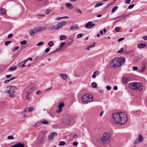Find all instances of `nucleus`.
Returning a JSON list of instances; mask_svg holds the SVG:
<instances>
[{"label":"nucleus","mask_w":147,"mask_h":147,"mask_svg":"<svg viewBox=\"0 0 147 147\" xmlns=\"http://www.w3.org/2000/svg\"><path fill=\"white\" fill-rule=\"evenodd\" d=\"M106 89L108 90H110L111 89V86H109V85L107 86L106 87Z\"/></svg>","instance_id":"nucleus-52"},{"label":"nucleus","mask_w":147,"mask_h":147,"mask_svg":"<svg viewBox=\"0 0 147 147\" xmlns=\"http://www.w3.org/2000/svg\"><path fill=\"white\" fill-rule=\"evenodd\" d=\"M60 76L62 79L64 80H67L69 77V76L66 74L63 73L61 74Z\"/></svg>","instance_id":"nucleus-16"},{"label":"nucleus","mask_w":147,"mask_h":147,"mask_svg":"<svg viewBox=\"0 0 147 147\" xmlns=\"http://www.w3.org/2000/svg\"><path fill=\"white\" fill-rule=\"evenodd\" d=\"M74 40V39L72 38H70L68 41V44H69V45H70L71 43H72Z\"/></svg>","instance_id":"nucleus-33"},{"label":"nucleus","mask_w":147,"mask_h":147,"mask_svg":"<svg viewBox=\"0 0 147 147\" xmlns=\"http://www.w3.org/2000/svg\"><path fill=\"white\" fill-rule=\"evenodd\" d=\"M133 69L134 71H136L138 70V67H134L133 68Z\"/></svg>","instance_id":"nucleus-57"},{"label":"nucleus","mask_w":147,"mask_h":147,"mask_svg":"<svg viewBox=\"0 0 147 147\" xmlns=\"http://www.w3.org/2000/svg\"><path fill=\"white\" fill-rule=\"evenodd\" d=\"M38 16H39L40 17H44L45 16V15L44 14H40L38 15Z\"/></svg>","instance_id":"nucleus-63"},{"label":"nucleus","mask_w":147,"mask_h":147,"mask_svg":"<svg viewBox=\"0 0 147 147\" xmlns=\"http://www.w3.org/2000/svg\"><path fill=\"white\" fill-rule=\"evenodd\" d=\"M6 13V10L4 9H2L0 10V13L1 14L5 15Z\"/></svg>","instance_id":"nucleus-28"},{"label":"nucleus","mask_w":147,"mask_h":147,"mask_svg":"<svg viewBox=\"0 0 147 147\" xmlns=\"http://www.w3.org/2000/svg\"><path fill=\"white\" fill-rule=\"evenodd\" d=\"M78 144V143L77 142H74L73 143V145L74 146H77Z\"/></svg>","instance_id":"nucleus-53"},{"label":"nucleus","mask_w":147,"mask_h":147,"mask_svg":"<svg viewBox=\"0 0 147 147\" xmlns=\"http://www.w3.org/2000/svg\"><path fill=\"white\" fill-rule=\"evenodd\" d=\"M146 46V44L144 43H140L138 45V47L140 49H143Z\"/></svg>","instance_id":"nucleus-18"},{"label":"nucleus","mask_w":147,"mask_h":147,"mask_svg":"<svg viewBox=\"0 0 147 147\" xmlns=\"http://www.w3.org/2000/svg\"><path fill=\"white\" fill-rule=\"evenodd\" d=\"M65 44V42H62L61 43L59 47L60 48H62Z\"/></svg>","instance_id":"nucleus-41"},{"label":"nucleus","mask_w":147,"mask_h":147,"mask_svg":"<svg viewBox=\"0 0 147 147\" xmlns=\"http://www.w3.org/2000/svg\"><path fill=\"white\" fill-rule=\"evenodd\" d=\"M50 11H51V10L50 9H48L46 11L45 13L47 14H48L50 13Z\"/></svg>","instance_id":"nucleus-51"},{"label":"nucleus","mask_w":147,"mask_h":147,"mask_svg":"<svg viewBox=\"0 0 147 147\" xmlns=\"http://www.w3.org/2000/svg\"><path fill=\"white\" fill-rule=\"evenodd\" d=\"M128 16V14H127V15H123L122 16H120V17H121L120 18H121V19L116 20L115 21V22H118L119 21V20H122L123 19H125L126 17V16Z\"/></svg>","instance_id":"nucleus-24"},{"label":"nucleus","mask_w":147,"mask_h":147,"mask_svg":"<svg viewBox=\"0 0 147 147\" xmlns=\"http://www.w3.org/2000/svg\"><path fill=\"white\" fill-rule=\"evenodd\" d=\"M46 136L45 135L42 136L38 140V142L40 143H43L46 140Z\"/></svg>","instance_id":"nucleus-13"},{"label":"nucleus","mask_w":147,"mask_h":147,"mask_svg":"<svg viewBox=\"0 0 147 147\" xmlns=\"http://www.w3.org/2000/svg\"><path fill=\"white\" fill-rule=\"evenodd\" d=\"M7 138L9 140H13L14 138L12 136H8Z\"/></svg>","instance_id":"nucleus-43"},{"label":"nucleus","mask_w":147,"mask_h":147,"mask_svg":"<svg viewBox=\"0 0 147 147\" xmlns=\"http://www.w3.org/2000/svg\"><path fill=\"white\" fill-rule=\"evenodd\" d=\"M73 120L71 116L67 115L61 119V123L63 124L68 125L73 123Z\"/></svg>","instance_id":"nucleus-4"},{"label":"nucleus","mask_w":147,"mask_h":147,"mask_svg":"<svg viewBox=\"0 0 147 147\" xmlns=\"http://www.w3.org/2000/svg\"><path fill=\"white\" fill-rule=\"evenodd\" d=\"M136 90H138L140 91H142L143 88V86L142 84L140 82H136Z\"/></svg>","instance_id":"nucleus-7"},{"label":"nucleus","mask_w":147,"mask_h":147,"mask_svg":"<svg viewBox=\"0 0 147 147\" xmlns=\"http://www.w3.org/2000/svg\"><path fill=\"white\" fill-rule=\"evenodd\" d=\"M41 93V92L40 90H38L36 92V93L37 94H40Z\"/></svg>","instance_id":"nucleus-62"},{"label":"nucleus","mask_w":147,"mask_h":147,"mask_svg":"<svg viewBox=\"0 0 147 147\" xmlns=\"http://www.w3.org/2000/svg\"><path fill=\"white\" fill-rule=\"evenodd\" d=\"M122 80L124 82L127 83L130 81V80L129 78L125 77H124L122 78Z\"/></svg>","instance_id":"nucleus-19"},{"label":"nucleus","mask_w":147,"mask_h":147,"mask_svg":"<svg viewBox=\"0 0 147 147\" xmlns=\"http://www.w3.org/2000/svg\"><path fill=\"white\" fill-rule=\"evenodd\" d=\"M13 35L12 34H9L7 36V38H10L13 37Z\"/></svg>","instance_id":"nucleus-46"},{"label":"nucleus","mask_w":147,"mask_h":147,"mask_svg":"<svg viewBox=\"0 0 147 147\" xmlns=\"http://www.w3.org/2000/svg\"><path fill=\"white\" fill-rule=\"evenodd\" d=\"M64 106V104L63 103H60L58 106L59 107L58 110H56V112L58 113H60L62 111V109L63 107Z\"/></svg>","instance_id":"nucleus-8"},{"label":"nucleus","mask_w":147,"mask_h":147,"mask_svg":"<svg viewBox=\"0 0 147 147\" xmlns=\"http://www.w3.org/2000/svg\"><path fill=\"white\" fill-rule=\"evenodd\" d=\"M124 40V38H119L118 40V41L119 42H120L123 40Z\"/></svg>","instance_id":"nucleus-58"},{"label":"nucleus","mask_w":147,"mask_h":147,"mask_svg":"<svg viewBox=\"0 0 147 147\" xmlns=\"http://www.w3.org/2000/svg\"><path fill=\"white\" fill-rule=\"evenodd\" d=\"M125 61V59L121 57L118 58H115L110 62V67L113 69L117 68L121 66Z\"/></svg>","instance_id":"nucleus-2"},{"label":"nucleus","mask_w":147,"mask_h":147,"mask_svg":"<svg viewBox=\"0 0 147 147\" xmlns=\"http://www.w3.org/2000/svg\"><path fill=\"white\" fill-rule=\"evenodd\" d=\"M25 66V65H24L22 62H20L18 65V67H24Z\"/></svg>","instance_id":"nucleus-30"},{"label":"nucleus","mask_w":147,"mask_h":147,"mask_svg":"<svg viewBox=\"0 0 147 147\" xmlns=\"http://www.w3.org/2000/svg\"><path fill=\"white\" fill-rule=\"evenodd\" d=\"M117 9V6H115L114 7H113V8L111 12L113 13H114L116 9Z\"/></svg>","instance_id":"nucleus-39"},{"label":"nucleus","mask_w":147,"mask_h":147,"mask_svg":"<svg viewBox=\"0 0 147 147\" xmlns=\"http://www.w3.org/2000/svg\"><path fill=\"white\" fill-rule=\"evenodd\" d=\"M65 5L69 9H72L73 8V7L72 5L69 3H66Z\"/></svg>","instance_id":"nucleus-21"},{"label":"nucleus","mask_w":147,"mask_h":147,"mask_svg":"<svg viewBox=\"0 0 147 147\" xmlns=\"http://www.w3.org/2000/svg\"><path fill=\"white\" fill-rule=\"evenodd\" d=\"M111 138V136L109 134L105 133L101 138H99L98 140H100L101 143L107 144L110 142Z\"/></svg>","instance_id":"nucleus-3"},{"label":"nucleus","mask_w":147,"mask_h":147,"mask_svg":"<svg viewBox=\"0 0 147 147\" xmlns=\"http://www.w3.org/2000/svg\"><path fill=\"white\" fill-rule=\"evenodd\" d=\"M19 47L18 46H16L14 49H13V51H17L19 49Z\"/></svg>","instance_id":"nucleus-54"},{"label":"nucleus","mask_w":147,"mask_h":147,"mask_svg":"<svg viewBox=\"0 0 147 147\" xmlns=\"http://www.w3.org/2000/svg\"><path fill=\"white\" fill-rule=\"evenodd\" d=\"M50 50V49L49 48H47L45 50V51L46 53L48 52Z\"/></svg>","instance_id":"nucleus-55"},{"label":"nucleus","mask_w":147,"mask_h":147,"mask_svg":"<svg viewBox=\"0 0 147 147\" xmlns=\"http://www.w3.org/2000/svg\"><path fill=\"white\" fill-rule=\"evenodd\" d=\"M78 26L77 25H75L71 26L70 28V29L71 30H74L78 28Z\"/></svg>","instance_id":"nucleus-17"},{"label":"nucleus","mask_w":147,"mask_h":147,"mask_svg":"<svg viewBox=\"0 0 147 147\" xmlns=\"http://www.w3.org/2000/svg\"><path fill=\"white\" fill-rule=\"evenodd\" d=\"M75 11L79 13H82V11L80 10L79 9H76L75 10Z\"/></svg>","instance_id":"nucleus-42"},{"label":"nucleus","mask_w":147,"mask_h":147,"mask_svg":"<svg viewBox=\"0 0 147 147\" xmlns=\"http://www.w3.org/2000/svg\"><path fill=\"white\" fill-rule=\"evenodd\" d=\"M36 32L37 33L45 31L46 29V28L44 27H40L36 28Z\"/></svg>","instance_id":"nucleus-11"},{"label":"nucleus","mask_w":147,"mask_h":147,"mask_svg":"<svg viewBox=\"0 0 147 147\" xmlns=\"http://www.w3.org/2000/svg\"><path fill=\"white\" fill-rule=\"evenodd\" d=\"M16 90L17 88L16 87L13 86H9L5 88L4 92L8 94L13 93L16 91Z\"/></svg>","instance_id":"nucleus-6"},{"label":"nucleus","mask_w":147,"mask_h":147,"mask_svg":"<svg viewBox=\"0 0 147 147\" xmlns=\"http://www.w3.org/2000/svg\"><path fill=\"white\" fill-rule=\"evenodd\" d=\"M49 28L51 30H57V25L56 26H50Z\"/></svg>","instance_id":"nucleus-26"},{"label":"nucleus","mask_w":147,"mask_h":147,"mask_svg":"<svg viewBox=\"0 0 147 147\" xmlns=\"http://www.w3.org/2000/svg\"><path fill=\"white\" fill-rule=\"evenodd\" d=\"M138 140L140 142H142L143 140V138L141 135H139L138 136Z\"/></svg>","instance_id":"nucleus-25"},{"label":"nucleus","mask_w":147,"mask_h":147,"mask_svg":"<svg viewBox=\"0 0 147 147\" xmlns=\"http://www.w3.org/2000/svg\"><path fill=\"white\" fill-rule=\"evenodd\" d=\"M65 144H66V143L65 142L62 141H61L59 142V146H62L64 145H65Z\"/></svg>","instance_id":"nucleus-32"},{"label":"nucleus","mask_w":147,"mask_h":147,"mask_svg":"<svg viewBox=\"0 0 147 147\" xmlns=\"http://www.w3.org/2000/svg\"><path fill=\"white\" fill-rule=\"evenodd\" d=\"M83 36V34H79L77 35V37L78 38H80L82 37Z\"/></svg>","instance_id":"nucleus-49"},{"label":"nucleus","mask_w":147,"mask_h":147,"mask_svg":"<svg viewBox=\"0 0 147 147\" xmlns=\"http://www.w3.org/2000/svg\"><path fill=\"white\" fill-rule=\"evenodd\" d=\"M9 97L11 98H14L15 97V96L14 94H13L12 93H10V94H9Z\"/></svg>","instance_id":"nucleus-34"},{"label":"nucleus","mask_w":147,"mask_h":147,"mask_svg":"<svg viewBox=\"0 0 147 147\" xmlns=\"http://www.w3.org/2000/svg\"><path fill=\"white\" fill-rule=\"evenodd\" d=\"M92 23V22L90 21L88 22L85 25V27L87 29H89L92 28L91 24Z\"/></svg>","instance_id":"nucleus-14"},{"label":"nucleus","mask_w":147,"mask_h":147,"mask_svg":"<svg viewBox=\"0 0 147 147\" xmlns=\"http://www.w3.org/2000/svg\"><path fill=\"white\" fill-rule=\"evenodd\" d=\"M93 100L92 95L89 94H87L83 95L82 97V100L84 102H91Z\"/></svg>","instance_id":"nucleus-5"},{"label":"nucleus","mask_w":147,"mask_h":147,"mask_svg":"<svg viewBox=\"0 0 147 147\" xmlns=\"http://www.w3.org/2000/svg\"><path fill=\"white\" fill-rule=\"evenodd\" d=\"M112 116V120L116 124H123L125 123L127 120V115L124 112L114 113Z\"/></svg>","instance_id":"nucleus-1"},{"label":"nucleus","mask_w":147,"mask_h":147,"mask_svg":"<svg viewBox=\"0 0 147 147\" xmlns=\"http://www.w3.org/2000/svg\"><path fill=\"white\" fill-rule=\"evenodd\" d=\"M61 19H62V17H57L55 18V20H59Z\"/></svg>","instance_id":"nucleus-61"},{"label":"nucleus","mask_w":147,"mask_h":147,"mask_svg":"<svg viewBox=\"0 0 147 147\" xmlns=\"http://www.w3.org/2000/svg\"><path fill=\"white\" fill-rule=\"evenodd\" d=\"M44 43V42L43 41L40 42L38 43L37 44V45L38 46H40L43 45Z\"/></svg>","instance_id":"nucleus-44"},{"label":"nucleus","mask_w":147,"mask_h":147,"mask_svg":"<svg viewBox=\"0 0 147 147\" xmlns=\"http://www.w3.org/2000/svg\"><path fill=\"white\" fill-rule=\"evenodd\" d=\"M124 49L123 48H121V49L120 50H119L118 51L117 53H121L122 51H123Z\"/></svg>","instance_id":"nucleus-50"},{"label":"nucleus","mask_w":147,"mask_h":147,"mask_svg":"<svg viewBox=\"0 0 147 147\" xmlns=\"http://www.w3.org/2000/svg\"><path fill=\"white\" fill-rule=\"evenodd\" d=\"M17 67L16 66H14L13 67H11L9 69V70L10 71H12L16 70L17 69Z\"/></svg>","instance_id":"nucleus-23"},{"label":"nucleus","mask_w":147,"mask_h":147,"mask_svg":"<svg viewBox=\"0 0 147 147\" xmlns=\"http://www.w3.org/2000/svg\"><path fill=\"white\" fill-rule=\"evenodd\" d=\"M36 28H35L34 29L30 30L29 31V34L31 36H33L35 35V33H37L36 32Z\"/></svg>","instance_id":"nucleus-12"},{"label":"nucleus","mask_w":147,"mask_h":147,"mask_svg":"<svg viewBox=\"0 0 147 147\" xmlns=\"http://www.w3.org/2000/svg\"><path fill=\"white\" fill-rule=\"evenodd\" d=\"M57 135V133L56 132H53L51 133L49 136V139L50 140H52L54 137L56 136Z\"/></svg>","instance_id":"nucleus-10"},{"label":"nucleus","mask_w":147,"mask_h":147,"mask_svg":"<svg viewBox=\"0 0 147 147\" xmlns=\"http://www.w3.org/2000/svg\"><path fill=\"white\" fill-rule=\"evenodd\" d=\"M27 41L26 40H24L20 42V44L21 45H26L27 43Z\"/></svg>","instance_id":"nucleus-40"},{"label":"nucleus","mask_w":147,"mask_h":147,"mask_svg":"<svg viewBox=\"0 0 147 147\" xmlns=\"http://www.w3.org/2000/svg\"><path fill=\"white\" fill-rule=\"evenodd\" d=\"M134 4L130 5L128 7V9H130L133 8L134 7Z\"/></svg>","instance_id":"nucleus-47"},{"label":"nucleus","mask_w":147,"mask_h":147,"mask_svg":"<svg viewBox=\"0 0 147 147\" xmlns=\"http://www.w3.org/2000/svg\"><path fill=\"white\" fill-rule=\"evenodd\" d=\"M91 86L93 88H96L97 86V84L95 82H93L91 84Z\"/></svg>","instance_id":"nucleus-29"},{"label":"nucleus","mask_w":147,"mask_h":147,"mask_svg":"<svg viewBox=\"0 0 147 147\" xmlns=\"http://www.w3.org/2000/svg\"><path fill=\"white\" fill-rule=\"evenodd\" d=\"M145 69V67L144 66H143L142 67V70H141V71H140L141 72H143L144 71V70Z\"/></svg>","instance_id":"nucleus-56"},{"label":"nucleus","mask_w":147,"mask_h":147,"mask_svg":"<svg viewBox=\"0 0 147 147\" xmlns=\"http://www.w3.org/2000/svg\"><path fill=\"white\" fill-rule=\"evenodd\" d=\"M119 27H116L115 29V31L117 32H118L119 31Z\"/></svg>","instance_id":"nucleus-48"},{"label":"nucleus","mask_w":147,"mask_h":147,"mask_svg":"<svg viewBox=\"0 0 147 147\" xmlns=\"http://www.w3.org/2000/svg\"><path fill=\"white\" fill-rule=\"evenodd\" d=\"M11 41H6L5 43V46H8L10 43H11Z\"/></svg>","instance_id":"nucleus-37"},{"label":"nucleus","mask_w":147,"mask_h":147,"mask_svg":"<svg viewBox=\"0 0 147 147\" xmlns=\"http://www.w3.org/2000/svg\"><path fill=\"white\" fill-rule=\"evenodd\" d=\"M40 123H42L45 124H48V122L45 120L44 119L42 121H40Z\"/></svg>","instance_id":"nucleus-31"},{"label":"nucleus","mask_w":147,"mask_h":147,"mask_svg":"<svg viewBox=\"0 0 147 147\" xmlns=\"http://www.w3.org/2000/svg\"><path fill=\"white\" fill-rule=\"evenodd\" d=\"M143 39L145 40H147V36H143Z\"/></svg>","instance_id":"nucleus-64"},{"label":"nucleus","mask_w":147,"mask_h":147,"mask_svg":"<svg viewBox=\"0 0 147 147\" xmlns=\"http://www.w3.org/2000/svg\"><path fill=\"white\" fill-rule=\"evenodd\" d=\"M61 25V27H62L63 26H64V25H66L67 24V22H62L61 23H60Z\"/></svg>","instance_id":"nucleus-35"},{"label":"nucleus","mask_w":147,"mask_h":147,"mask_svg":"<svg viewBox=\"0 0 147 147\" xmlns=\"http://www.w3.org/2000/svg\"><path fill=\"white\" fill-rule=\"evenodd\" d=\"M136 82L134 83H129V86L131 89L134 90H136Z\"/></svg>","instance_id":"nucleus-9"},{"label":"nucleus","mask_w":147,"mask_h":147,"mask_svg":"<svg viewBox=\"0 0 147 147\" xmlns=\"http://www.w3.org/2000/svg\"><path fill=\"white\" fill-rule=\"evenodd\" d=\"M61 26V25L60 24H58L57 25V29H59L62 28Z\"/></svg>","instance_id":"nucleus-45"},{"label":"nucleus","mask_w":147,"mask_h":147,"mask_svg":"<svg viewBox=\"0 0 147 147\" xmlns=\"http://www.w3.org/2000/svg\"><path fill=\"white\" fill-rule=\"evenodd\" d=\"M24 145L20 142L16 144L11 146V147H24Z\"/></svg>","instance_id":"nucleus-15"},{"label":"nucleus","mask_w":147,"mask_h":147,"mask_svg":"<svg viewBox=\"0 0 147 147\" xmlns=\"http://www.w3.org/2000/svg\"><path fill=\"white\" fill-rule=\"evenodd\" d=\"M61 49H60V48L59 47H58V48L56 49L55 50L56 51V52H58V51H61Z\"/></svg>","instance_id":"nucleus-60"},{"label":"nucleus","mask_w":147,"mask_h":147,"mask_svg":"<svg viewBox=\"0 0 147 147\" xmlns=\"http://www.w3.org/2000/svg\"><path fill=\"white\" fill-rule=\"evenodd\" d=\"M67 36L64 35H61L60 36V40H65L67 39Z\"/></svg>","instance_id":"nucleus-22"},{"label":"nucleus","mask_w":147,"mask_h":147,"mask_svg":"<svg viewBox=\"0 0 147 147\" xmlns=\"http://www.w3.org/2000/svg\"><path fill=\"white\" fill-rule=\"evenodd\" d=\"M12 76V75L11 74H10L9 75H7L6 76V77L7 78H11Z\"/></svg>","instance_id":"nucleus-59"},{"label":"nucleus","mask_w":147,"mask_h":147,"mask_svg":"<svg viewBox=\"0 0 147 147\" xmlns=\"http://www.w3.org/2000/svg\"><path fill=\"white\" fill-rule=\"evenodd\" d=\"M103 5V3H98L96 4L95 6L96 7H98L102 5Z\"/></svg>","instance_id":"nucleus-36"},{"label":"nucleus","mask_w":147,"mask_h":147,"mask_svg":"<svg viewBox=\"0 0 147 147\" xmlns=\"http://www.w3.org/2000/svg\"><path fill=\"white\" fill-rule=\"evenodd\" d=\"M54 45V43L52 41H51L48 43V45L50 47H52Z\"/></svg>","instance_id":"nucleus-38"},{"label":"nucleus","mask_w":147,"mask_h":147,"mask_svg":"<svg viewBox=\"0 0 147 147\" xmlns=\"http://www.w3.org/2000/svg\"><path fill=\"white\" fill-rule=\"evenodd\" d=\"M99 72L98 71H94L93 73V75L92 76V78H95L96 76L99 75Z\"/></svg>","instance_id":"nucleus-20"},{"label":"nucleus","mask_w":147,"mask_h":147,"mask_svg":"<svg viewBox=\"0 0 147 147\" xmlns=\"http://www.w3.org/2000/svg\"><path fill=\"white\" fill-rule=\"evenodd\" d=\"M33 89V88H32L29 89L28 91L27 92V94H28V95L29 94L32 92Z\"/></svg>","instance_id":"nucleus-27"}]
</instances>
